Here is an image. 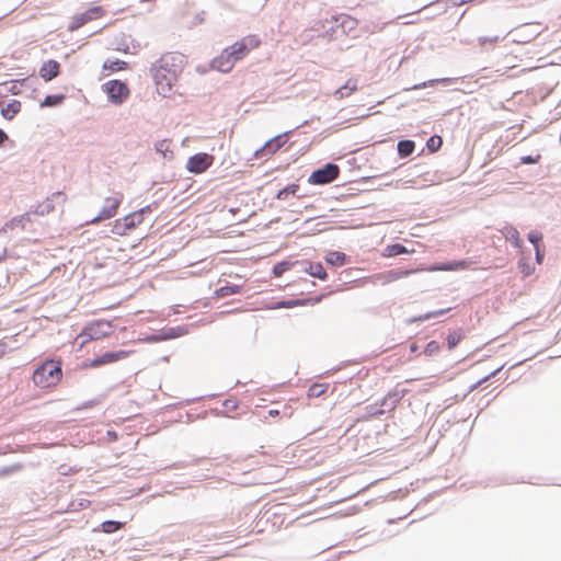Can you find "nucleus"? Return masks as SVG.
<instances>
[{"mask_svg":"<svg viewBox=\"0 0 561 561\" xmlns=\"http://www.w3.org/2000/svg\"><path fill=\"white\" fill-rule=\"evenodd\" d=\"M186 65V57L178 51L163 54L151 67L156 90L159 95L170 98L174 85Z\"/></svg>","mask_w":561,"mask_h":561,"instance_id":"f257e3e1","label":"nucleus"},{"mask_svg":"<svg viewBox=\"0 0 561 561\" xmlns=\"http://www.w3.org/2000/svg\"><path fill=\"white\" fill-rule=\"evenodd\" d=\"M62 379L61 362L47 359L33 373L32 380L41 389L56 387Z\"/></svg>","mask_w":561,"mask_h":561,"instance_id":"f03ea898","label":"nucleus"},{"mask_svg":"<svg viewBox=\"0 0 561 561\" xmlns=\"http://www.w3.org/2000/svg\"><path fill=\"white\" fill-rule=\"evenodd\" d=\"M261 43L262 42L257 35L251 34L242 37L240 41H237L227 48L229 49L230 55L233 56L236 61H238L248 56L252 50L259 48Z\"/></svg>","mask_w":561,"mask_h":561,"instance_id":"7ed1b4c3","label":"nucleus"},{"mask_svg":"<svg viewBox=\"0 0 561 561\" xmlns=\"http://www.w3.org/2000/svg\"><path fill=\"white\" fill-rule=\"evenodd\" d=\"M111 324L105 321H95L87 325L82 332L77 336V341L80 340V344L84 345L90 341H96L108 335Z\"/></svg>","mask_w":561,"mask_h":561,"instance_id":"20e7f679","label":"nucleus"},{"mask_svg":"<svg viewBox=\"0 0 561 561\" xmlns=\"http://www.w3.org/2000/svg\"><path fill=\"white\" fill-rule=\"evenodd\" d=\"M106 10L102 5H94L89 8L82 13L75 14L70 19L68 28L76 31L87 24L88 22L95 21L105 16Z\"/></svg>","mask_w":561,"mask_h":561,"instance_id":"39448f33","label":"nucleus"},{"mask_svg":"<svg viewBox=\"0 0 561 561\" xmlns=\"http://www.w3.org/2000/svg\"><path fill=\"white\" fill-rule=\"evenodd\" d=\"M103 88L108 96V100L116 105H119L126 101L130 94L127 84L119 80H110L104 83Z\"/></svg>","mask_w":561,"mask_h":561,"instance_id":"423d86ee","label":"nucleus"},{"mask_svg":"<svg viewBox=\"0 0 561 561\" xmlns=\"http://www.w3.org/2000/svg\"><path fill=\"white\" fill-rule=\"evenodd\" d=\"M144 221V210L131 213L122 219H117L113 226V232L119 236L127 234Z\"/></svg>","mask_w":561,"mask_h":561,"instance_id":"0eeeda50","label":"nucleus"},{"mask_svg":"<svg viewBox=\"0 0 561 561\" xmlns=\"http://www.w3.org/2000/svg\"><path fill=\"white\" fill-rule=\"evenodd\" d=\"M122 199L123 194L121 193L106 197L104 199L103 207L101 208L99 215L95 218L91 219L90 224H98L102 220L113 218L117 214Z\"/></svg>","mask_w":561,"mask_h":561,"instance_id":"6e6552de","label":"nucleus"},{"mask_svg":"<svg viewBox=\"0 0 561 561\" xmlns=\"http://www.w3.org/2000/svg\"><path fill=\"white\" fill-rule=\"evenodd\" d=\"M214 156L199 152L188 158L186 169L190 173L201 174L205 172L214 163Z\"/></svg>","mask_w":561,"mask_h":561,"instance_id":"1a4fd4ad","label":"nucleus"},{"mask_svg":"<svg viewBox=\"0 0 561 561\" xmlns=\"http://www.w3.org/2000/svg\"><path fill=\"white\" fill-rule=\"evenodd\" d=\"M340 174V169L336 164L328 163L322 169H318L309 176L311 184H327L334 181Z\"/></svg>","mask_w":561,"mask_h":561,"instance_id":"9d476101","label":"nucleus"},{"mask_svg":"<svg viewBox=\"0 0 561 561\" xmlns=\"http://www.w3.org/2000/svg\"><path fill=\"white\" fill-rule=\"evenodd\" d=\"M423 271V268L417 270H389L378 274H375L370 277L374 283H379L381 285H388L390 283L397 282L401 278H405L412 275L415 272Z\"/></svg>","mask_w":561,"mask_h":561,"instance_id":"9b49d317","label":"nucleus"},{"mask_svg":"<svg viewBox=\"0 0 561 561\" xmlns=\"http://www.w3.org/2000/svg\"><path fill=\"white\" fill-rule=\"evenodd\" d=\"M286 134L278 135L268 140L262 148L255 151L256 158H264L276 153L287 141Z\"/></svg>","mask_w":561,"mask_h":561,"instance_id":"f8f14e48","label":"nucleus"},{"mask_svg":"<svg viewBox=\"0 0 561 561\" xmlns=\"http://www.w3.org/2000/svg\"><path fill=\"white\" fill-rule=\"evenodd\" d=\"M131 354L130 351H117V352H106L94 359H92L90 366L91 367H100L103 365H107L111 363L118 362L128 357Z\"/></svg>","mask_w":561,"mask_h":561,"instance_id":"ddd939ff","label":"nucleus"},{"mask_svg":"<svg viewBox=\"0 0 561 561\" xmlns=\"http://www.w3.org/2000/svg\"><path fill=\"white\" fill-rule=\"evenodd\" d=\"M236 62L237 61L233 56L230 55L229 49L225 48L218 57L214 58L211 66L220 72H229Z\"/></svg>","mask_w":561,"mask_h":561,"instance_id":"4468645a","label":"nucleus"},{"mask_svg":"<svg viewBox=\"0 0 561 561\" xmlns=\"http://www.w3.org/2000/svg\"><path fill=\"white\" fill-rule=\"evenodd\" d=\"M60 73V64L57 60L49 59L39 68V77L44 81H50Z\"/></svg>","mask_w":561,"mask_h":561,"instance_id":"2eb2a0df","label":"nucleus"},{"mask_svg":"<svg viewBox=\"0 0 561 561\" xmlns=\"http://www.w3.org/2000/svg\"><path fill=\"white\" fill-rule=\"evenodd\" d=\"M394 394H388L380 401V408H376L375 405L368 407L369 416H379L382 415L386 411H392L396 408L397 400H393L391 403L388 401L393 398Z\"/></svg>","mask_w":561,"mask_h":561,"instance_id":"dca6fc26","label":"nucleus"},{"mask_svg":"<svg viewBox=\"0 0 561 561\" xmlns=\"http://www.w3.org/2000/svg\"><path fill=\"white\" fill-rule=\"evenodd\" d=\"M357 90H358L357 80H356V79H354V78H351V79H348V80L346 81V83H345L343 87H341V88L336 89V90L334 91V94H333V95H334V98H335L336 100H343V99H345V98L351 96V95H352L353 93H355Z\"/></svg>","mask_w":561,"mask_h":561,"instance_id":"f3484780","label":"nucleus"},{"mask_svg":"<svg viewBox=\"0 0 561 561\" xmlns=\"http://www.w3.org/2000/svg\"><path fill=\"white\" fill-rule=\"evenodd\" d=\"M504 238L510 241L515 248H522L523 241L519 232L513 226L506 225L501 230Z\"/></svg>","mask_w":561,"mask_h":561,"instance_id":"a211bd4d","label":"nucleus"},{"mask_svg":"<svg viewBox=\"0 0 561 561\" xmlns=\"http://www.w3.org/2000/svg\"><path fill=\"white\" fill-rule=\"evenodd\" d=\"M470 266V263L468 261H454L449 262L447 264H443L439 266L431 267L428 271H457V270H466Z\"/></svg>","mask_w":561,"mask_h":561,"instance_id":"6ab92c4d","label":"nucleus"},{"mask_svg":"<svg viewBox=\"0 0 561 561\" xmlns=\"http://www.w3.org/2000/svg\"><path fill=\"white\" fill-rule=\"evenodd\" d=\"M321 300V297L308 298V299H296L288 301H280L277 304L278 308H294L298 306L316 305Z\"/></svg>","mask_w":561,"mask_h":561,"instance_id":"aec40b11","label":"nucleus"},{"mask_svg":"<svg viewBox=\"0 0 561 561\" xmlns=\"http://www.w3.org/2000/svg\"><path fill=\"white\" fill-rule=\"evenodd\" d=\"M21 108V102L18 100H13L5 107L2 108L1 114L5 119L11 121L18 113H20Z\"/></svg>","mask_w":561,"mask_h":561,"instance_id":"412c9836","label":"nucleus"},{"mask_svg":"<svg viewBox=\"0 0 561 561\" xmlns=\"http://www.w3.org/2000/svg\"><path fill=\"white\" fill-rule=\"evenodd\" d=\"M325 261L334 266H342L346 262V255L340 251H331L327 254Z\"/></svg>","mask_w":561,"mask_h":561,"instance_id":"4be33fe9","label":"nucleus"},{"mask_svg":"<svg viewBox=\"0 0 561 561\" xmlns=\"http://www.w3.org/2000/svg\"><path fill=\"white\" fill-rule=\"evenodd\" d=\"M242 289V286L240 285H226L218 289H216L215 295L218 298H224L227 296L239 294Z\"/></svg>","mask_w":561,"mask_h":561,"instance_id":"5701e85b","label":"nucleus"},{"mask_svg":"<svg viewBox=\"0 0 561 561\" xmlns=\"http://www.w3.org/2000/svg\"><path fill=\"white\" fill-rule=\"evenodd\" d=\"M415 149V144L412 140H400L398 142V153L400 157L405 158L410 156Z\"/></svg>","mask_w":561,"mask_h":561,"instance_id":"b1692460","label":"nucleus"},{"mask_svg":"<svg viewBox=\"0 0 561 561\" xmlns=\"http://www.w3.org/2000/svg\"><path fill=\"white\" fill-rule=\"evenodd\" d=\"M307 272L311 276L322 280H324L328 277V274L321 263H310L309 267L307 268Z\"/></svg>","mask_w":561,"mask_h":561,"instance_id":"393cba45","label":"nucleus"},{"mask_svg":"<svg viewBox=\"0 0 561 561\" xmlns=\"http://www.w3.org/2000/svg\"><path fill=\"white\" fill-rule=\"evenodd\" d=\"M126 68H127V62L124 61V60H119V59L106 60L103 64V69L107 70L110 72H116V71L125 70Z\"/></svg>","mask_w":561,"mask_h":561,"instance_id":"a878e982","label":"nucleus"},{"mask_svg":"<svg viewBox=\"0 0 561 561\" xmlns=\"http://www.w3.org/2000/svg\"><path fill=\"white\" fill-rule=\"evenodd\" d=\"M327 390H328L327 383H312L308 389L307 396L309 398H318V397L322 396L323 393H325Z\"/></svg>","mask_w":561,"mask_h":561,"instance_id":"bb28decb","label":"nucleus"},{"mask_svg":"<svg viewBox=\"0 0 561 561\" xmlns=\"http://www.w3.org/2000/svg\"><path fill=\"white\" fill-rule=\"evenodd\" d=\"M124 527V523L115 520H105L101 524V529L105 534H112Z\"/></svg>","mask_w":561,"mask_h":561,"instance_id":"cd10ccee","label":"nucleus"},{"mask_svg":"<svg viewBox=\"0 0 561 561\" xmlns=\"http://www.w3.org/2000/svg\"><path fill=\"white\" fill-rule=\"evenodd\" d=\"M299 190L298 184H290L286 186L285 188L278 191L276 198L279 201H285L289 195H295L297 191Z\"/></svg>","mask_w":561,"mask_h":561,"instance_id":"c85d7f7f","label":"nucleus"},{"mask_svg":"<svg viewBox=\"0 0 561 561\" xmlns=\"http://www.w3.org/2000/svg\"><path fill=\"white\" fill-rule=\"evenodd\" d=\"M31 218L28 215H23V216H20V217H15L13 218L10 222L7 224V227L10 228V229H14V228H22L24 229L25 228V224L26 222H31Z\"/></svg>","mask_w":561,"mask_h":561,"instance_id":"c756f323","label":"nucleus"},{"mask_svg":"<svg viewBox=\"0 0 561 561\" xmlns=\"http://www.w3.org/2000/svg\"><path fill=\"white\" fill-rule=\"evenodd\" d=\"M64 101V95L61 94H51L45 96L44 101L41 103V106H56Z\"/></svg>","mask_w":561,"mask_h":561,"instance_id":"7c9ffc66","label":"nucleus"},{"mask_svg":"<svg viewBox=\"0 0 561 561\" xmlns=\"http://www.w3.org/2000/svg\"><path fill=\"white\" fill-rule=\"evenodd\" d=\"M463 335L460 331L450 332L447 335V346L449 350L455 348L460 341L462 340Z\"/></svg>","mask_w":561,"mask_h":561,"instance_id":"2f4dec72","label":"nucleus"},{"mask_svg":"<svg viewBox=\"0 0 561 561\" xmlns=\"http://www.w3.org/2000/svg\"><path fill=\"white\" fill-rule=\"evenodd\" d=\"M499 42V36H481L478 43L482 48H493Z\"/></svg>","mask_w":561,"mask_h":561,"instance_id":"473e14b6","label":"nucleus"},{"mask_svg":"<svg viewBox=\"0 0 561 561\" xmlns=\"http://www.w3.org/2000/svg\"><path fill=\"white\" fill-rule=\"evenodd\" d=\"M390 256H396L404 253H412L413 251L407 250V248L400 243L391 244L387 248Z\"/></svg>","mask_w":561,"mask_h":561,"instance_id":"72a5a7b5","label":"nucleus"},{"mask_svg":"<svg viewBox=\"0 0 561 561\" xmlns=\"http://www.w3.org/2000/svg\"><path fill=\"white\" fill-rule=\"evenodd\" d=\"M443 145V139L440 136H432L427 142L426 146L431 152H436Z\"/></svg>","mask_w":561,"mask_h":561,"instance_id":"f704fd0d","label":"nucleus"},{"mask_svg":"<svg viewBox=\"0 0 561 561\" xmlns=\"http://www.w3.org/2000/svg\"><path fill=\"white\" fill-rule=\"evenodd\" d=\"M289 265L290 264L288 262L277 263L273 268L274 275L277 277L282 276L286 271H288Z\"/></svg>","mask_w":561,"mask_h":561,"instance_id":"c9c22d12","label":"nucleus"},{"mask_svg":"<svg viewBox=\"0 0 561 561\" xmlns=\"http://www.w3.org/2000/svg\"><path fill=\"white\" fill-rule=\"evenodd\" d=\"M528 240L534 244L535 248L540 247L542 234L536 231L528 233Z\"/></svg>","mask_w":561,"mask_h":561,"instance_id":"e433bc0d","label":"nucleus"},{"mask_svg":"<svg viewBox=\"0 0 561 561\" xmlns=\"http://www.w3.org/2000/svg\"><path fill=\"white\" fill-rule=\"evenodd\" d=\"M539 160H540V154H537L535 157H533V156H524V157L520 158V161L524 164L537 163Z\"/></svg>","mask_w":561,"mask_h":561,"instance_id":"4c0bfd02","label":"nucleus"},{"mask_svg":"<svg viewBox=\"0 0 561 561\" xmlns=\"http://www.w3.org/2000/svg\"><path fill=\"white\" fill-rule=\"evenodd\" d=\"M518 267H519L520 273H523L525 276L530 275L534 271L531 267H529L527 264H525L523 262V260L519 261Z\"/></svg>","mask_w":561,"mask_h":561,"instance_id":"58836bf2","label":"nucleus"},{"mask_svg":"<svg viewBox=\"0 0 561 561\" xmlns=\"http://www.w3.org/2000/svg\"><path fill=\"white\" fill-rule=\"evenodd\" d=\"M439 348V345L437 342L435 341H431L427 346H426V351L430 352V353H433L435 351H437Z\"/></svg>","mask_w":561,"mask_h":561,"instance_id":"ea45409f","label":"nucleus"},{"mask_svg":"<svg viewBox=\"0 0 561 561\" xmlns=\"http://www.w3.org/2000/svg\"><path fill=\"white\" fill-rule=\"evenodd\" d=\"M535 251H536L537 263L541 264L542 260H543V253L541 252L540 247L535 248Z\"/></svg>","mask_w":561,"mask_h":561,"instance_id":"a19ab883","label":"nucleus"},{"mask_svg":"<svg viewBox=\"0 0 561 561\" xmlns=\"http://www.w3.org/2000/svg\"><path fill=\"white\" fill-rule=\"evenodd\" d=\"M502 368H497L494 371H492L489 376L484 377L479 383L489 380L491 377H494Z\"/></svg>","mask_w":561,"mask_h":561,"instance_id":"79ce46f5","label":"nucleus"},{"mask_svg":"<svg viewBox=\"0 0 561 561\" xmlns=\"http://www.w3.org/2000/svg\"><path fill=\"white\" fill-rule=\"evenodd\" d=\"M8 139V135L0 129V146Z\"/></svg>","mask_w":561,"mask_h":561,"instance_id":"37998d69","label":"nucleus"},{"mask_svg":"<svg viewBox=\"0 0 561 561\" xmlns=\"http://www.w3.org/2000/svg\"><path fill=\"white\" fill-rule=\"evenodd\" d=\"M11 83H12V87L10 88V90H9V91H10L12 94H18L19 92H18V90H16V81H12Z\"/></svg>","mask_w":561,"mask_h":561,"instance_id":"c03bdc74","label":"nucleus"},{"mask_svg":"<svg viewBox=\"0 0 561 561\" xmlns=\"http://www.w3.org/2000/svg\"><path fill=\"white\" fill-rule=\"evenodd\" d=\"M268 415L272 417H276L279 415V411L278 410H270Z\"/></svg>","mask_w":561,"mask_h":561,"instance_id":"a18cd8bd","label":"nucleus"},{"mask_svg":"<svg viewBox=\"0 0 561 561\" xmlns=\"http://www.w3.org/2000/svg\"><path fill=\"white\" fill-rule=\"evenodd\" d=\"M522 32H518V38H522V41H530V38H533L534 34L533 35H529V37H526V35H523L520 34Z\"/></svg>","mask_w":561,"mask_h":561,"instance_id":"49530a36","label":"nucleus"},{"mask_svg":"<svg viewBox=\"0 0 561 561\" xmlns=\"http://www.w3.org/2000/svg\"><path fill=\"white\" fill-rule=\"evenodd\" d=\"M522 32H518V38H522V41H530V38H533L534 34L533 35H529V37H526V35H523L520 34Z\"/></svg>","mask_w":561,"mask_h":561,"instance_id":"de8ad7c7","label":"nucleus"},{"mask_svg":"<svg viewBox=\"0 0 561 561\" xmlns=\"http://www.w3.org/2000/svg\"><path fill=\"white\" fill-rule=\"evenodd\" d=\"M522 32H518V38H522V41H530V38H533L534 34L533 35H529V37H526V35H523L520 34Z\"/></svg>","mask_w":561,"mask_h":561,"instance_id":"09e8293b","label":"nucleus"},{"mask_svg":"<svg viewBox=\"0 0 561 561\" xmlns=\"http://www.w3.org/2000/svg\"><path fill=\"white\" fill-rule=\"evenodd\" d=\"M522 32H518V38H522V41H530V38H533L534 34L533 35H529V37H526V35H523L520 34Z\"/></svg>","mask_w":561,"mask_h":561,"instance_id":"8fccbe9b","label":"nucleus"},{"mask_svg":"<svg viewBox=\"0 0 561 561\" xmlns=\"http://www.w3.org/2000/svg\"><path fill=\"white\" fill-rule=\"evenodd\" d=\"M522 32H518V38H522V41H530V38H533L534 34L533 35H529V37H526V35H523L520 34Z\"/></svg>","mask_w":561,"mask_h":561,"instance_id":"3c124183","label":"nucleus"},{"mask_svg":"<svg viewBox=\"0 0 561 561\" xmlns=\"http://www.w3.org/2000/svg\"><path fill=\"white\" fill-rule=\"evenodd\" d=\"M522 32H518V38H522V41H530V38H533L534 34L533 35H529V37H526V35H523L520 34Z\"/></svg>","mask_w":561,"mask_h":561,"instance_id":"603ef678","label":"nucleus"},{"mask_svg":"<svg viewBox=\"0 0 561 561\" xmlns=\"http://www.w3.org/2000/svg\"><path fill=\"white\" fill-rule=\"evenodd\" d=\"M443 313H444V311H443V310H440V311H437V312H435V313L427 314L425 318H426V319H428V318H431L432 316H438V314H443Z\"/></svg>","mask_w":561,"mask_h":561,"instance_id":"864d4df0","label":"nucleus"},{"mask_svg":"<svg viewBox=\"0 0 561 561\" xmlns=\"http://www.w3.org/2000/svg\"><path fill=\"white\" fill-rule=\"evenodd\" d=\"M507 68H514L515 64L513 61H505Z\"/></svg>","mask_w":561,"mask_h":561,"instance_id":"5fc2aeb1","label":"nucleus"},{"mask_svg":"<svg viewBox=\"0 0 561 561\" xmlns=\"http://www.w3.org/2000/svg\"><path fill=\"white\" fill-rule=\"evenodd\" d=\"M7 259V254L5 252L3 254L0 255V262L4 261Z\"/></svg>","mask_w":561,"mask_h":561,"instance_id":"6e6d98bb","label":"nucleus"}]
</instances>
